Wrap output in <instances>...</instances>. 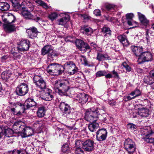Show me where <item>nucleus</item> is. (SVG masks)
<instances>
[{
    "label": "nucleus",
    "instance_id": "f257e3e1",
    "mask_svg": "<svg viewBox=\"0 0 154 154\" xmlns=\"http://www.w3.org/2000/svg\"><path fill=\"white\" fill-rule=\"evenodd\" d=\"M69 83L67 79L59 80L55 81V88L58 89V94L61 95H66L69 89Z\"/></svg>",
    "mask_w": 154,
    "mask_h": 154
},
{
    "label": "nucleus",
    "instance_id": "f03ea898",
    "mask_svg": "<svg viewBox=\"0 0 154 154\" xmlns=\"http://www.w3.org/2000/svg\"><path fill=\"white\" fill-rule=\"evenodd\" d=\"M59 107L64 116L69 119L75 118V114L71 112L72 109L69 104L65 102H62L60 103Z\"/></svg>",
    "mask_w": 154,
    "mask_h": 154
},
{
    "label": "nucleus",
    "instance_id": "7ed1b4c3",
    "mask_svg": "<svg viewBox=\"0 0 154 154\" xmlns=\"http://www.w3.org/2000/svg\"><path fill=\"white\" fill-rule=\"evenodd\" d=\"M101 110L99 108H97L95 109L92 108L88 109L85 113V119L89 122L96 121L98 116L100 115Z\"/></svg>",
    "mask_w": 154,
    "mask_h": 154
},
{
    "label": "nucleus",
    "instance_id": "20e7f679",
    "mask_svg": "<svg viewBox=\"0 0 154 154\" xmlns=\"http://www.w3.org/2000/svg\"><path fill=\"white\" fill-rule=\"evenodd\" d=\"M63 66L55 63H51L47 66V72L53 75H59L63 73Z\"/></svg>",
    "mask_w": 154,
    "mask_h": 154
},
{
    "label": "nucleus",
    "instance_id": "39448f33",
    "mask_svg": "<svg viewBox=\"0 0 154 154\" xmlns=\"http://www.w3.org/2000/svg\"><path fill=\"white\" fill-rule=\"evenodd\" d=\"M18 104L20 106V110L17 114L20 115L24 112L25 110L32 107L36 106L37 103L32 98H28L26 100L23 104L20 103H18Z\"/></svg>",
    "mask_w": 154,
    "mask_h": 154
},
{
    "label": "nucleus",
    "instance_id": "423d86ee",
    "mask_svg": "<svg viewBox=\"0 0 154 154\" xmlns=\"http://www.w3.org/2000/svg\"><path fill=\"white\" fill-rule=\"evenodd\" d=\"M124 146L129 154H133L136 150V146L135 142L129 138L127 139L125 141Z\"/></svg>",
    "mask_w": 154,
    "mask_h": 154
},
{
    "label": "nucleus",
    "instance_id": "0eeeda50",
    "mask_svg": "<svg viewBox=\"0 0 154 154\" xmlns=\"http://www.w3.org/2000/svg\"><path fill=\"white\" fill-rule=\"evenodd\" d=\"M63 72L66 69L70 75L74 74L78 71V68L76 67L74 63L72 61H69L66 62L63 66Z\"/></svg>",
    "mask_w": 154,
    "mask_h": 154
},
{
    "label": "nucleus",
    "instance_id": "6e6552de",
    "mask_svg": "<svg viewBox=\"0 0 154 154\" xmlns=\"http://www.w3.org/2000/svg\"><path fill=\"white\" fill-rule=\"evenodd\" d=\"M152 58V55L150 52L146 51L142 52L138 58L137 62L139 64L145 62L151 61Z\"/></svg>",
    "mask_w": 154,
    "mask_h": 154
},
{
    "label": "nucleus",
    "instance_id": "1a4fd4ad",
    "mask_svg": "<svg viewBox=\"0 0 154 154\" xmlns=\"http://www.w3.org/2000/svg\"><path fill=\"white\" fill-rule=\"evenodd\" d=\"M33 81L36 86L41 89H45L46 87V83L40 76L35 75Z\"/></svg>",
    "mask_w": 154,
    "mask_h": 154
},
{
    "label": "nucleus",
    "instance_id": "9d476101",
    "mask_svg": "<svg viewBox=\"0 0 154 154\" xmlns=\"http://www.w3.org/2000/svg\"><path fill=\"white\" fill-rule=\"evenodd\" d=\"M29 91L28 86L25 83L20 84L16 88V92L17 95L23 96L27 94Z\"/></svg>",
    "mask_w": 154,
    "mask_h": 154
},
{
    "label": "nucleus",
    "instance_id": "9b49d317",
    "mask_svg": "<svg viewBox=\"0 0 154 154\" xmlns=\"http://www.w3.org/2000/svg\"><path fill=\"white\" fill-rule=\"evenodd\" d=\"M30 42L27 39L22 40L18 45L17 49L19 52L25 51L28 50Z\"/></svg>",
    "mask_w": 154,
    "mask_h": 154
},
{
    "label": "nucleus",
    "instance_id": "f8f14e48",
    "mask_svg": "<svg viewBox=\"0 0 154 154\" xmlns=\"http://www.w3.org/2000/svg\"><path fill=\"white\" fill-rule=\"evenodd\" d=\"M97 140L99 141L105 140L107 137V132L106 129L102 128L96 132Z\"/></svg>",
    "mask_w": 154,
    "mask_h": 154
},
{
    "label": "nucleus",
    "instance_id": "ddd939ff",
    "mask_svg": "<svg viewBox=\"0 0 154 154\" xmlns=\"http://www.w3.org/2000/svg\"><path fill=\"white\" fill-rule=\"evenodd\" d=\"M94 142L92 140L88 139L84 142L83 149L85 151L91 152L94 149Z\"/></svg>",
    "mask_w": 154,
    "mask_h": 154
},
{
    "label": "nucleus",
    "instance_id": "4468645a",
    "mask_svg": "<svg viewBox=\"0 0 154 154\" xmlns=\"http://www.w3.org/2000/svg\"><path fill=\"white\" fill-rule=\"evenodd\" d=\"M41 98L46 101H51L54 98L53 93L52 91L49 89H46L40 96Z\"/></svg>",
    "mask_w": 154,
    "mask_h": 154
},
{
    "label": "nucleus",
    "instance_id": "2eb2a0df",
    "mask_svg": "<svg viewBox=\"0 0 154 154\" xmlns=\"http://www.w3.org/2000/svg\"><path fill=\"white\" fill-rule=\"evenodd\" d=\"M13 131L8 127L2 128L0 127V139L3 135L8 137L12 136L13 134Z\"/></svg>",
    "mask_w": 154,
    "mask_h": 154
},
{
    "label": "nucleus",
    "instance_id": "dca6fc26",
    "mask_svg": "<svg viewBox=\"0 0 154 154\" xmlns=\"http://www.w3.org/2000/svg\"><path fill=\"white\" fill-rule=\"evenodd\" d=\"M22 15L26 19L33 20L36 22H38L40 19V18L36 15H33L30 12L28 11H24L22 12Z\"/></svg>",
    "mask_w": 154,
    "mask_h": 154
},
{
    "label": "nucleus",
    "instance_id": "f3484780",
    "mask_svg": "<svg viewBox=\"0 0 154 154\" xmlns=\"http://www.w3.org/2000/svg\"><path fill=\"white\" fill-rule=\"evenodd\" d=\"M23 130L21 134L23 137H25L32 135L33 133V129L30 127H26L22 128Z\"/></svg>",
    "mask_w": 154,
    "mask_h": 154
},
{
    "label": "nucleus",
    "instance_id": "a211bd4d",
    "mask_svg": "<svg viewBox=\"0 0 154 154\" xmlns=\"http://www.w3.org/2000/svg\"><path fill=\"white\" fill-rule=\"evenodd\" d=\"M80 30L82 33L87 35H91L93 32V29L87 25L82 26Z\"/></svg>",
    "mask_w": 154,
    "mask_h": 154
},
{
    "label": "nucleus",
    "instance_id": "6ab92c4d",
    "mask_svg": "<svg viewBox=\"0 0 154 154\" xmlns=\"http://www.w3.org/2000/svg\"><path fill=\"white\" fill-rule=\"evenodd\" d=\"M88 95L84 93L79 94L77 99L79 103L84 104L88 101Z\"/></svg>",
    "mask_w": 154,
    "mask_h": 154
},
{
    "label": "nucleus",
    "instance_id": "aec40b11",
    "mask_svg": "<svg viewBox=\"0 0 154 154\" xmlns=\"http://www.w3.org/2000/svg\"><path fill=\"white\" fill-rule=\"evenodd\" d=\"M150 114L149 110L147 109L142 108L139 109L137 114L143 117H148Z\"/></svg>",
    "mask_w": 154,
    "mask_h": 154
},
{
    "label": "nucleus",
    "instance_id": "412c9836",
    "mask_svg": "<svg viewBox=\"0 0 154 154\" xmlns=\"http://www.w3.org/2000/svg\"><path fill=\"white\" fill-rule=\"evenodd\" d=\"M29 38H33L37 36L38 33L37 29L34 27H32L27 30Z\"/></svg>",
    "mask_w": 154,
    "mask_h": 154
},
{
    "label": "nucleus",
    "instance_id": "4be33fe9",
    "mask_svg": "<svg viewBox=\"0 0 154 154\" xmlns=\"http://www.w3.org/2000/svg\"><path fill=\"white\" fill-rule=\"evenodd\" d=\"M131 49L135 55L138 57L142 53L143 48L142 47L132 46L131 47Z\"/></svg>",
    "mask_w": 154,
    "mask_h": 154
},
{
    "label": "nucleus",
    "instance_id": "5701e85b",
    "mask_svg": "<svg viewBox=\"0 0 154 154\" xmlns=\"http://www.w3.org/2000/svg\"><path fill=\"white\" fill-rule=\"evenodd\" d=\"M139 18L142 26H146L149 24V21L145 17L144 15L140 13H138Z\"/></svg>",
    "mask_w": 154,
    "mask_h": 154
},
{
    "label": "nucleus",
    "instance_id": "b1692460",
    "mask_svg": "<svg viewBox=\"0 0 154 154\" xmlns=\"http://www.w3.org/2000/svg\"><path fill=\"white\" fill-rule=\"evenodd\" d=\"M3 27L5 31L7 33H11L15 30V27L14 25L11 23L8 24H4Z\"/></svg>",
    "mask_w": 154,
    "mask_h": 154
},
{
    "label": "nucleus",
    "instance_id": "393cba45",
    "mask_svg": "<svg viewBox=\"0 0 154 154\" xmlns=\"http://www.w3.org/2000/svg\"><path fill=\"white\" fill-rule=\"evenodd\" d=\"M53 48L51 45H46L41 50V54L43 55H45L46 54L48 55L50 54L51 51L53 50Z\"/></svg>",
    "mask_w": 154,
    "mask_h": 154
},
{
    "label": "nucleus",
    "instance_id": "a878e982",
    "mask_svg": "<svg viewBox=\"0 0 154 154\" xmlns=\"http://www.w3.org/2000/svg\"><path fill=\"white\" fill-rule=\"evenodd\" d=\"M46 110V107L44 106H42L39 107L36 113L37 116L39 118L43 117L45 115Z\"/></svg>",
    "mask_w": 154,
    "mask_h": 154
},
{
    "label": "nucleus",
    "instance_id": "bb28decb",
    "mask_svg": "<svg viewBox=\"0 0 154 154\" xmlns=\"http://www.w3.org/2000/svg\"><path fill=\"white\" fill-rule=\"evenodd\" d=\"M117 38L124 45L127 46L129 44V42L127 39L126 36L124 34L118 36Z\"/></svg>",
    "mask_w": 154,
    "mask_h": 154
},
{
    "label": "nucleus",
    "instance_id": "cd10ccee",
    "mask_svg": "<svg viewBox=\"0 0 154 154\" xmlns=\"http://www.w3.org/2000/svg\"><path fill=\"white\" fill-rule=\"evenodd\" d=\"M70 17L68 15H65V16L58 20V25L64 26L69 20Z\"/></svg>",
    "mask_w": 154,
    "mask_h": 154
},
{
    "label": "nucleus",
    "instance_id": "c85d7f7f",
    "mask_svg": "<svg viewBox=\"0 0 154 154\" xmlns=\"http://www.w3.org/2000/svg\"><path fill=\"white\" fill-rule=\"evenodd\" d=\"M108 55L106 54H103L99 52L97 53L96 59L99 62L104 61L106 59H108Z\"/></svg>",
    "mask_w": 154,
    "mask_h": 154
},
{
    "label": "nucleus",
    "instance_id": "c756f323",
    "mask_svg": "<svg viewBox=\"0 0 154 154\" xmlns=\"http://www.w3.org/2000/svg\"><path fill=\"white\" fill-rule=\"evenodd\" d=\"M148 143H152L154 142V132L151 131L147 136L145 140Z\"/></svg>",
    "mask_w": 154,
    "mask_h": 154
},
{
    "label": "nucleus",
    "instance_id": "7c9ffc66",
    "mask_svg": "<svg viewBox=\"0 0 154 154\" xmlns=\"http://www.w3.org/2000/svg\"><path fill=\"white\" fill-rule=\"evenodd\" d=\"M94 122H90L92 123L89 124L88 125L89 129L91 132H93L96 131L98 128L99 126L98 124Z\"/></svg>",
    "mask_w": 154,
    "mask_h": 154
},
{
    "label": "nucleus",
    "instance_id": "2f4dec72",
    "mask_svg": "<svg viewBox=\"0 0 154 154\" xmlns=\"http://www.w3.org/2000/svg\"><path fill=\"white\" fill-rule=\"evenodd\" d=\"M10 8L9 4L6 2H0V10L2 11H6L8 10Z\"/></svg>",
    "mask_w": 154,
    "mask_h": 154
},
{
    "label": "nucleus",
    "instance_id": "473e14b6",
    "mask_svg": "<svg viewBox=\"0 0 154 154\" xmlns=\"http://www.w3.org/2000/svg\"><path fill=\"white\" fill-rule=\"evenodd\" d=\"M21 122H15L13 126L14 129L18 130V132L21 131L23 127V126L21 125Z\"/></svg>",
    "mask_w": 154,
    "mask_h": 154
},
{
    "label": "nucleus",
    "instance_id": "72a5a7b5",
    "mask_svg": "<svg viewBox=\"0 0 154 154\" xmlns=\"http://www.w3.org/2000/svg\"><path fill=\"white\" fill-rule=\"evenodd\" d=\"M79 49L81 51H86L87 50L90 49L89 51H91L90 47L89 45L86 43L84 42L82 45H81Z\"/></svg>",
    "mask_w": 154,
    "mask_h": 154
},
{
    "label": "nucleus",
    "instance_id": "f704fd0d",
    "mask_svg": "<svg viewBox=\"0 0 154 154\" xmlns=\"http://www.w3.org/2000/svg\"><path fill=\"white\" fill-rule=\"evenodd\" d=\"M104 7L108 11L113 12L115 10V6L113 4L109 3H106L104 5Z\"/></svg>",
    "mask_w": 154,
    "mask_h": 154
},
{
    "label": "nucleus",
    "instance_id": "c9c22d12",
    "mask_svg": "<svg viewBox=\"0 0 154 154\" xmlns=\"http://www.w3.org/2000/svg\"><path fill=\"white\" fill-rule=\"evenodd\" d=\"M11 75V72L9 71H5L2 73L1 77L3 79L7 81L10 78Z\"/></svg>",
    "mask_w": 154,
    "mask_h": 154
},
{
    "label": "nucleus",
    "instance_id": "e433bc0d",
    "mask_svg": "<svg viewBox=\"0 0 154 154\" xmlns=\"http://www.w3.org/2000/svg\"><path fill=\"white\" fill-rule=\"evenodd\" d=\"M102 32L105 34L104 36H110L111 35V31L110 29L107 27H104L102 29Z\"/></svg>",
    "mask_w": 154,
    "mask_h": 154
},
{
    "label": "nucleus",
    "instance_id": "4c0bfd02",
    "mask_svg": "<svg viewBox=\"0 0 154 154\" xmlns=\"http://www.w3.org/2000/svg\"><path fill=\"white\" fill-rule=\"evenodd\" d=\"M141 92L138 89H136L134 91L131 92L129 94V95L133 96V97H134V98L136 97H138L141 95Z\"/></svg>",
    "mask_w": 154,
    "mask_h": 154
},
{
    "label": "nucleus",
    "instance_id": "58836bf2",
    "mask_svg": "<svg viewBox=\"0 0 154 154\" xmlns=\"http://www.w3.org/2000/svg\"><path fill=\"white\" fill-rule=\"evenodd\" d=\"M36 2L46 9L50 8V6H49L46 3L42 0H38L36 1Z\"/></svg>",
    "mask_w": 154,
    "mask_h": 154
},
{
    "label": "nucleus",
    "instance_id": "ea45409f",
    "mask_svg": "<svg viewBox=\"0 0 154 154\" xmlns=\"http://www.w3.org/2000/svg\"><path fill=\"white\" fill-rule=\"evenodd\" d=\"M79 17L83 20L85 22H86L91 19V17L88 15L85 14H80Z\"/></svg>",
    "mask_w": 154,
    "mask_h": 154
},
{
    "label": "nucleus",
    "instance_id": "a19ab883",
    "mask_svg": "<svg viewBox=\"0 0 154 154\" xmlns=\"http://www.w3.org/2000/svg\"><path fill=\"white\" fill-rule=\"evenodd\" d=\"M42 121H37L33 124V126L37 129H40L42 127Z\"/></svg>",
    "mask_w": 154,
    "mask_h": 154
},
{
    "label": "nucleus",
    "instance_id": "79ce46f5",
    "mask_svg": "<svg viewBox=\"0 0 154 154\" xmlns=\"http://www.w3.org/2000/svg\"><path fill=\"white\" fill-rule=\"evenodd\" d=\"M149 29H145V40L146 41L147 43L148 44H149L150 43V39L149 36Z\"/></svg>",
    "mask_w": 154,
    "mask_h": 154
},
{
    "label": "nucleus",
    "instance_id": "37998d69",
    "mask_svg": "<svg viewBox=\"0 0 154 154\" xmlns=\"http://www.w3.org/2000/svg\"><path fill=\"white\" fill-rule=\"evenodd\" d=\"M75 154H84L83 150L81 147H75L74 148Z\"/></svg>",
    "mask_w": 154,
    "mask_h": 154
},
{
    "label": "nucleus",
    "instance_id": "c03bdc74",
    "mask_svg": "<svg viewBox=\"0 0 154 154\" xmlns=\"http://www.w3.org/2000/svg\"><path fill=\"white\" fill-rule=\"evenodd\" d=\"M84 142L82 141L81 140H76L74 148L75 147H80L82 146L83 148V144Z\"/></svg>",
    "mask_w": 154,
    "mask_h": 154
},
{
    "label": "nucleus",
    "instance_id": "a18cd8bd",
    "mask_svg": "<svg viewBox=\"0 0 154 154\" xmlns=\"http://www.w3.org/2000/svg\"><path fill=\"white\" fill-rule=\"evenodd\" d=\"M70 150V149L69 147V146L67 144L64 145L62 147V150L63 152H69Z\"/></svg>",
    "mask_w": 154,
    "mask_h": 154
},
{
    "label": "nucleus",
    "instance_id": "49530a36",
    "mask_svg": "<svg viewBox=\"0 0 154 154\" xmlns=\"http://www.w3.org/2000/svg\"><path fill=\"white\" fill-rule=\"evenodd\" d=\"M106 74V72L105 70L100 71L97 72L96 74V76L97 77H99L101 76H105Z\"/></svg>",
    "mask_w": 154,
    "mask_h": 154
},
{
    "label": "nucleus",
    "instance_id": "de8ad7c7",
    "mask_svg": "<svg viewBox=\"0 0 154 154\" xmlns=\"http://www.w3.org/2000/svg\"><path fill=\"white\" fill-rule=\"evenodd\" d=\"M58 16L57 14L55 12L51 13L48 16L49 18L52 21H53L56 19Z\"/></svg>",
    "mask_w": 154,
    "mask_h": 154
},
{
    "label": "nucleus",
    "instance_id": "09e8293b",
    "mask_svg": "<svg viewBox=\"0 0 154 154\" xmlns=\"http://www.w3.org/2000/svg\"><path fill=\"white\" fill-rule=\"evenodd\" d=\"M124 68L125 69L127 72H130L131 71V68L125 62H123L122 64Z\"/></svg>",
    "mask_w": 154,
    "mask_h": 154
},
{
    "label": "nucleus",
    "instance_id": "8fccbe9b",
    "mask_svg": "<svg viewBox=\"0 0 154 154\" xmlns=\"http://www.w3.org/2000/svg\"><path fill=\"white\" fill-rule=\"evenodd\" d=\"M13 1H15V2H14V4H15V5L14 6V7L15 8H17L18 10H20L21 9H23V8L21 7V6L20 5V4H19L18 2V0H13Z\"/></svg>",
    "mask_w": 154,
    "mask_h": 154
},
{
    "label": "nucleus",
    "instance_id": "3c124183",
    "mask_svg": "<svg viewBox=\"0 0 154 154\" xmlns=\"http://www.w3.org/2000/svg\"><path fill=\"white\" fill-rule=\"evenodd\" d=\"M84 42L82 40H77L75 42V44L79 48Z\"/></svg>",
    "mask_w": 154,
    "mask_h": 154
},
{
    "label": "nucleus",
    "instance_id": "603ef678",
    "mask_svg": "<svg viewBox=\"0 0 154 154\" xmlns=\"http://www.w3.org/2000/svg\"><path fill=\"white\" fill-rule=\"evenodd\" d=\"M108 117V116L107 114H103L100 116V119L102 121L105 122L107 120V118Z\"/></svg>",
    "mask_w": 154,
    "mask_h": 154
},
{
    "label": "nucleus",
    "instance_id": "864d4df0",
    "mask_svg": "<svg viewBox=\"0 0 154 154\" xmlns=\"http://www.w3.org/2000/svg\"><path fill=\"white\" fill-rule=\"evenodd\" d=\"M127 128L131 130H133L134 129L136 128V126L133 124L130 123L127 124Z\"/></svg>",
    "mask_w": 154,
    "mask_h": 154
},
{
    "label": "nucleus",
    "instance_id": "5fc2aeb1",
    "mask_svg": "<svg viewBox=\"0 0 154 154\" xmlns=\"http://www.w3.org/2000/svg\"><path fill=\"white\" fill-rule=\"evenodd\" d=\"M57 55L58 54L56 51L53 50L51 51L50 54H49L48 56H51L52 57H54L57 56Z\"/></svg>",
    "mask_w": 154,
    "mask_h": 154
},
{
    "label": "nucleus",
    "instance_id": "6e6d98bb",
    "mask_svg": "<svg viewBox=\"0 0 154 154\" xmlns=\"http://www.w3.org/2000/svg\"><path fill=\"white\" fill-rule=\"evenodd\" d=\"M150 78L148 76H145L144 79V82L148 85H150L151 82H150Z\"/></svg>",
    "mask_w": 154,
    "mask_h": 154
},
{
    "label": "nucleus",
    "instance_id": "4d7b16f0",
    "mask_svg": "<svg viewBox=\"0 0 154 154\" xmlns=\"http://www.w3.org/2000/svg\"><path fill=\"white\" fill-rule=\"evenodd\" d=\"M129 95H130L129 94V95L125 97L123 100L127 102L132 99H134V97H131Z\"/></svg>",
    "mask_w": 154,
    "mask_h": 154
},
{
    "label": "nucleus",
    "instance_id": "13d9d810",
    "mask_svg": "<svg viewBox=\"0 0 154 154\" xmlns=\"http://www.w3.org/2000/svg\"><path fill=\"white\" fill-rule=\"evenodd\" d=\"M133 17L134 14L132 13L127 14L126 15V17L127 20H132V18Z\"/></svg>",
    "mask_w": 154,
    "mask_h": 154
},
{
    "label": "nucleus",
    "instance_id": "bf43d9fd",
    "mask_svg": "<svg viewBox=\"0 0 154 154\" xmlns=\"http://www.w3.org/2000/svg\"><path fill=\"white\" fill-rule=\"evenodd\" d=\"M94 14L96 16H100L101 15V11L99 9H95L94 11Z\"/></svg>",
    "mask_w": 154,
    "mask_h": 154
},
{
    "label": "nucleus",
    "instance_id": "052dcab7",
    "mask_svg": "<svg viewBox=\"0 0 154 154\" xmlns=\"http://www.w3.org/2000/svg\"><path fill=\"white\" fill-rule=\"evenodd\" d=\"M127 23L128 25L130 26L134 25V23L137 24V23L136 22L132 20H128Z\"/></svg>",
    "mask_w": 154,
    "mask_h": 154
},
{
    "label": "nucleus",
    "instance_id": "680f3d73",
    "mask_svg": "<svg viewBox=\"0 0 154 154\" xmlns=\"http://www.w3.org/2000/svg\"><path fill=\"white\" fill-rule=\"evenodd\" d=\"M21 150L14 149L12 152V154H25L23 153H21Z\"/></svg>",
    "mask_w": 154,
    "mask_h": 154
},
{
    "label": "nucleus",
    "instance_id": "e2e57ef3",
    "mask_svg": "<svg viewBox=\"0 0 154 154\" xmlns=\"http://www.w3.org/2000/svg\"><path fill=\"white\" fill-rule=\"evenodd\" d=\"M112 72L113 75V77L118 78H119L118 73L116 72L115 71V70H113Z\"/></svg>",
    "mask_w": 154,
    "mask_h": 154
},
{
    "label": "nucleus",
    "instance_id": "0e129e2a",
    "mask_svg": "<svg viewBox=\"0 0 154 154\" xmlns=\"http://www.w3.org/2000/svg\"><path fill=\"white\" fill-rule=\"evenodd\" d=\"M115 101L114 100H111L109 101V104L110 106H113L115 105Z\"/></svg>",
    "mask_w": 154,
    "mask_h": 154
},
{
    "label": "nucleus",
    "instance_id": "69168bd1",
    "mask_svg": "<svg viewBox=\"0 0 154 154\" xmlns=\"http://www.w3.org/2000/svg\"><path fill=\"white\" fill-rule=\"evenodd\" d=\"M105 78L106 79H110L113 77L112 75L110 73L106 74V75H105Z\"/></svg>",
    "mask_w": 154,
    "mask_h": 154
},
{
    "label": "nucleus",
    "instance_id": "338daca9",
    "mask_svg": "<svg viewBox=\"0 0 154 154\" xmlns=\"http://www.w3.org/2000/svg\"><path fill=\"white\" fill-rule=\"evenodd\" d=\"M149 75L150 77L152 79H154V69L151 71Z\"/></svg>",
    "mask_w": 154,
    "mask_h": 154
},
{
    "label": "nucleus",
    "instance_id": "774afa93",
    "mask_svg": "<svg viewBox=\"0 0 154 154\" xmlns=\"http://www.w3.org/2000/svg\"><path fill=\"white\" fill-rule=\"evenodd\" d=\"M91 47H93V48H94L96 47L97 45L94 42H92L91 43Z\"/></svg>",
    "mask_w": 154,
    "mask_h": 154
}]
</instances>
